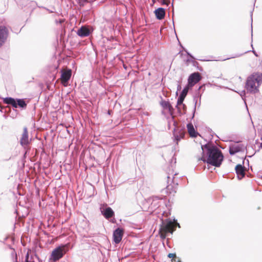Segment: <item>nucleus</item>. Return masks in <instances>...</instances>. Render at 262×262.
Listing matches in <instances>:
<instances>
[{
  "mask_svg": "<svg viewBox=\"0 0 262 262\" xmlns=\"http://www.w3.org/2000/svg\"><path fill=\"white\" fill-rule=\"evenodd\" d=\"M202 149V157L199 161H202L216 167H219L222 164L224 156L222 151L213 144H205L201 145Z\"/></svg>",
  "mask_w": 262,
  "mask_h": 262,
  "instance_id": "f257e3e1",
  "label": "nucleus"
},
{
  "mask_svg": "<svg viewBox=\"0 0 262 262\" xmlns=\"http://www.w3.org/2000/svg\"><path fill=\"white\" fill-rule=\"evenodd\" d=\"M262 83V74L253 73L249 76L246 80L245 88L250 93L255 94L258 92V87Z\"/></svg>",
  "mask_w": 262,
  "mask_h": 262,
  "instance_id": "f03ea898",
  "label": "nucleus"
},
{
  "mask_svg": "<svg viewBox=\"0 0 262 262\" xmlns=\"http://www.w3.org/2000/svg\"><path fill=\"white\" fill-rule=\"evenodd\" d=\"M175 230L173 222L170 219H167L162 220L161 227L159 229L160 236L162 239H165L167 236V234L170 233L172 234Z\"/></svg>",
  "mask_w": 262,
  "mask_h": 262,
  "instance_id": "7ed1b4c3",
  "label": "nucleus"
},
{
  "mask_svg": "<svg viewBox=\"0 0 262 262\" xmlns=\"http://www.w3.org/2000/svg\"><path fill=\"white\" fill-rule=\"evenodd\" d=\"M4 103L11 105L14 108H20L21 110H25L27 106V102L26 99L14 98L12 97L3 98Z\"/></svg>",
  "mask_w": 262,
  "mask_h": 262,
  "instance_id": "20e7f679",
  "label": "nucleus"
},
{
  "mask_svg": "<svg viewBox=\"0 0 262 262\" xmlns=\"http://www.w3.org/2000/svg\"><path fill=\"white\" fill-rule=\"evenodd\" d=\"M68 251V248L66 245H61L53 250L50 259L53 261H56L62 258Z\"/></svg>",
  "mask_w": 262,
  "mask_h": 262,
  "instance_id": "39448f33",
  "label": "nucleus"
},
{
  "mask_svg": "<svg viewBox=\"0 0 262 262\" xmlns=\"http://www.w3.org/2000/svg\"><path fill=\"white\" fill-rule=\"evenodd\" d=\"M174 128L173 129V135L174 137V141L176 142L178 145V142L181 139H183L185 137V128H179L176 126V122L174 121L173 123Z\"/></svg>",
  "mask_w": 262,
  "mask_h": 262,
  "instance_id": "423d86ee",
  "label": "nucleus"
},
{
  "mask_svg": "<svg viewBox=\"0 0 262 262\" xmlns=\"http://www.w3.org/2000/svg\"><path fill=\"white\" fill-rule=\"evenodd\" d=\"M100 210L101 214L107 220H109L112 217L115 216V212L106 204L101 206Z\"/></svg>",
  "mask_w": 262,
  "mask_h": 262,
  "instance_id": "0eeeda50",
  "label": "nucleus"
},
{
  "mask_svg": "<svg viewBox=\"0 0 262 262\" xmlns=\"http://www.w3.org/2000/svg\"><path fill=\"white\" fill-rule=\"evenodd\" d=\"M201 74L198 72L191 73L188 78L187 83L190 87H193L202 79Z\"/></svg>",
  "mask_w": 262,
  "mask_h": 262,
  "instance_id": "6e6552de",
  "label": "nucleus"
},
{
  "mask_svg": "<svg viewBox=\"0 0 262 262\" xmlns=\"http://www.w3.org/2000/svg\"><path fill=\"white\" fill-rule=\"evenodd\" d=\"M205 85H206V84H204L200 86L198 90L195 92L194 96H193V101H194L195 104H194V108H193V115H192V118H193L194 116V114H195V109H196V105L197 104L198 98H199V105H200V104H201V96H202V94L203 93V92L205 90Z\"/></svg>",
  "mask_w": 262,
  "mask_h": 262,
  "instance_id": "1a4fd4ad",
  "label": "nucleus"
},
{
  "mask_svg": "<svg viewBox=\"0 0 262 262\" xmlns=\"http://www.w3.org/2000/svg\"><path fill=\"white\" fill-rule=\"evenodd\" d=\"M124 229L122 228L118 227L113 231V242L118 244L120 243L124 234Z\"/></svg>",
  "mask_w": 262,
  "mask_h": 262,
  "instance_id": "9d476101",
  "label": "nucleus"
},
{
  "mask_svg": "<svg viewBox=\"0 0 262 262\" xmlns=\"http://www.w3.org/2000/svg\"><path fill=\"white\" fill-rule=\"evenodd\" d=\"M9 35L8 28L4 26H0V48L6 42Z\"/></svg>",
  "mask_w": 262,
  "mask_h": 262,
  "instance_id": "9b49d317",
  "label": "nucleus"
},
{
  "mask_svg": "<svg viewBox=\"0 0 262 262\" xmlns=\"http://www.w3.org/2000/svg\"><path fill=\"white\" fill-rule=\"evenodd\" d=\"M93 29L92 28L82 26L78 29L77 34L81 37H87L90 35Z\"/></svg>",
  "mask_w": 262,
  "mask_h": 262,
  "instance_id": "f8f14e48",
  "label": "nucleus"
},
{
  "mask_svg": "<svg viewBox=\"0 0 262 262\" xmlns=\"http://www.w3.org/2000/svg\"><path fill=\"white\" fill-rule=\"evenodd\" d=\"M244 148H245V146L242 144H231L229 146V152L230 155H234L235 154H236L237 152L242 151L244 150Z\"/></svg>",
  "mask_w": 262,
  "mask_h": 262,
  "instance_id": "ddd939ff",
  "label": "nucleus"
},
{
  "mask_svg": "<svg viewBox=\"0 0 262 262\" xmlns=\"http://www.w3.org/2000/svg\"><path fill=\"white\" fill-rule=\"evenodd\" d=\"M72 75V72L71 70H67L64 71H62L61 76H60V79L61 81V83L64 85H67V84L68 83V82L69 80L71 78Z\"/></svg>",
  "mask_w": 262,
  "mask_h": 262,
  "instance_id": "4468645a",
  "label": "nucleus"
},
{
  "mask_svg": "<svg viewBox=\"0 0 262 262\" xmlns=\"http://www.w3.org/2000/svg\"><path fill=\"white\" fill-rule=\"evenodd\" d=\"M243 164H243H238L235 167V172L238 180H242L245 176V167Z\"/></svg>",
  "mask_w": 262,
  "mask_h": 262,
  "instance_id": "2eb2a0df",
  "label": "nucleus"
},
{
  "mask_svg": "<svg viewBox=\"0 0 262 262\" xmlns=\"http://www.w3.org/2000/svg\"><path fill=\"white\" fill-rule=\"evenodd\" d=\"M29 136L28 129L27 127H24L23 129V133L20 139V143L22 146L28 145L29 144Z\"/></svg>",
  "mask_w": 262,
  "mask_h": 262,
  "instance_id": "dca6fc26",
  "label": "nucleus"
},
{
  "mask_svg": "<svg viewBox=\"0 0 262 262\" xmlns=\"http://www.w3.org/2000/svg\"><path fill=\"white\" fill-rule=\"evenodd\" d=\"M156 18L158 20L163 19L165 16V9L163 8H158L154 11Z\"/></svg>",
  "mask_w": 262,
  "mask_h": 262,
  "instance_id": "f3484780",
  "label": "nucleus"
},
{
  "mask_svg": "<svg viewBox=\"0 0 262 262\" xmlns=\"http://www.w3.org/2000/svg\"><path fill=\"white\" fill-rule=\"evenodd\" d=\"M160 104L161 106L163 108V109L168 110L170 114L172 115V112L174 111V108L169 101L162 100L160 101Z\"/></svg>",
  "mask_w": 262,
  "mask_h": 262,
  "instance_id": "a211bd4d",
  "label": "nucleus"
},
{
  "mask_svg": "<svg viewBox=\"0 0 262 262\" xmlns=\"http://www.w3.org/2000/svg\"><path fill=\"white\" fill-rule=\"evenodd\" d=\"M162 203H164L162 198H160L158 196H155L152 198V201L151 203V205L152 208L156 209L161 206Z\"/></svg>",
  "mask_w": 262,
  "mask_h": 262,
  "instance_id": "6ab92c4d",
  "label": "nucleus"
},
{
  "mask_svg": "<svg viewBox=\"0 0 262 262\" xmlns=\"http://www.w3.org/2000/svg\"><path fill=\"white\" fill-rule=\"evenodd\" d=\"M185 97H186V96H184V95L180 94L178 98L177 103L176 107L177 108L178 112L179 114H180V115H182V110H181V108L180 106H181V104L183 103V101H184Z\"/></svg>",
  "mask_w": 262,
  "mask_h": 262,
  "instance_id": "aec40b11",
  "label": "nucleus"
},
{
  "mask_svg": "<svg viewBox=\"0 0 262 262\" xmlns=\"http://www.w3.org/2000/svg\"><path fill=\"white\" fill-rule=\"evenodd\" d=\"M187 128L188 132L191 137H196L199 135V133L195 131L193 125L191 123H188L187 124Z\"/></svg>",
  "mask_w": 262,
  "mask_h": 262,
  "instance_id": "412c9836",
  "label": "nucleus"
},
{
  "mask_svg": "<svg viewBox=\"0 0 262 262\" xmlns=\"http://www.w3.org/2000/svg\"><path fill=\"white\" fill-rule=\"evenodd\" d=\"M192 87H190L189 85L187 83L183 88L182 92L180 93V94L184 95V96H186L187 95V93L188 92V91L190 89H191Z\"/></svg>",
  "mask_w": 262,
  "mask_h": 262,
  "instance_id": "4be33fe9",
  "label": "nucleus"
},
{
  "mask_svg": "<svg viewBox=\"0 0 262 262\" xmlns=\"http://www.w3.org/2000/svg\"><path fill=\"white\" fill-rule=\"evenodd\" d=\"M191 62L192 63L193 66L196 67L200 71H202V68H199L198 66L199 64L197 61H195V59H191Z\"/></svg>",
  "mask_w": 262,
  "mask_h": 262,
  "instance_id": "5701e85b",
  "label": "nucleus"
},
{
  "mask_svg": "<svg viewBox=\"0 0 262 262\" xmlns=\"http://www.w3.org/2000/svg\"><path fill=\"white\" fill-rule=\"evenodd\" d=\"M11 255L13 257L14 256H15V260L14 261V262H18L17 261V253L15 250V249H13L12 250V252H11Z\"/></svg>",
  "mask_w": 262,
  "mask_h": 262,
  "instance_id": "b1692460",
  "label": "nucleus"
},
{
  "mask_svg": "<svg viewBox=\"0 0 262 262\" xmlns=\"http://www.w3.org/2000/svg\"><path fill=\"white\" fill-rule=\"evenodd\" d=\"M250 51H245L244 53H242V54H236L235 55H234V56H233L232 57H229V58H227V59H230V58H236V57H240L242 55H243V54L249 52ZM226 60V59H225Z\"/></svg>",
  "mask_w": 262,
  "mask_h": 262,
  "instance_id": "393cba45",
  "label": "nucleus"
},
{
  "mask_svg": "<svg viewBox=\"0 0 262 262\" xmlns=\"http://www.w3.org/2000/svg\"><path fill=\"white\" fill-rule=\"evenodd\" d=\"M184 50L186 52L187 56L189 57H190V58L193 59H195L194 57L191 53H190L189 52H188L186 50H185V49H184Z\"/></svg>",
  "mask_w": 262,
  "mask_h": 262,
  "instance_id": "a878e982",
  "label": "nucleus"
},
{
  "mask_svg": "<svg viewBox=\"0 0 262 262\" xmlns=\"http://www.w3.org/2000/svg\"><path fill=\"white\" fill-rule=\"evenodd\" d=\"M168 257L169 258H174L176 257H177V255H176V254L175 253H169L167 255Z\"/></svg>",
  "mask_w": 262,
  "mask_h": 262,
  "instance_id": "bb28decb",
  "label": "nucleus"
},
{
  "mask_svg": "<svg viewBox=\"0 0 262 262\" xmlns=\"http://www.w3.org/2000/svg\"><path fill=\"white\" fill-rule=\"evenodd\" d=\"M181 105H182V109L183 110V113L182 112V115H183V114H184L186 113L187 107H186V105L185 104H184V103L181 104Z\"/></svg>",
  "mask_w": 262,
  "mask_h": 262,
  "instance_id": "cd10ccee",
  "label": "nucleus"
},
{
  "mask_svg": "<svg viewBox=\"0 0 262 262\" xmlns=\"http://www.w3.org/2000/svg\"><path fill=\"white\" fill-rule=\"evenodd\" d=\"M161 3H162V5H166L167 6H168L169 4H170V2L168 1H166V0H162L161 1Z\"/></svg>",
  "mask_w": 262,
  "mask_h": 262,
  "instance_id": "c85d7f7f",
  "label": "nucleus"
},
{
  "mask_svg": "<svg viewBox=\"0 0 262 262\" xmlns=\"http://www.w3.org/2000/svg\"><path fill=\"white\" fill-rule=\"evenodd\" d=\"M171 262H181L180 259L179 257H176L171 259Z\"/></svg>",
  "mask_w": 262,
  "mask_h": 262,
  "instance_id": "c756f323",
  "label": "nucleus"
},
{
  "mask_svg": "<svg viewBox=\"0 0 262 262\" xmlns=\"http://www.w3.org/2000/svg\"><path fill=\"white\" fill-rule=\"evenodd\" d=\"M239 94L241 96V97H242V99H243V100H244V99H245V98H244V97H245V95H246L245 91V90L242 91L241 92V93H239Z\"/></svg>",
  "mask_w": 262,
  "mask_h": 262,
  "instance_id": "7c9ffc66",
  "label": "nucleus"
},
{
  "mask_svg": "<svg viewBox=\"0 0 262 262\" xmlns=\"http://www.w3.org/2000/svg\"><path fill=\"white\" fill-rule=\"evenodd\" d=\"M108 221H110V222L112 223L115 224L116 223V220L115 218V216L112 217Z\"/></svg>",
  "mask_w": 262,
  "mask_h": 262,
  "instance_id": "2f4dec72",
  "label": "nucleus"
},
{
  "mask_svg": "<svg viewBox=\"0 0 262 262\" xmlns=\"http://www.w3.org/2000/svg\"><path fill=\"white\" fill-rule=\"evenodd\" d=\"M182 89V87H181V84L179 83L177 85V92H176V94L178 95V91H180Z\"/></svg>",
  "mask_w": 262,
  "mask_h": 262,
  "instance_id": "473e14b6",
  "label": "nucleus"
},
{
  "mask_svg": "<svg viewBox=\"0 0 262 262\" xmlns=\"http://www.w3.org/2000/svg\"><path fill=\"white\" fill-rule=\"evenodd\" d=\"M251 21H252V12H251ZM251 36H253V32H252V23H251Z\"/></svg>",
  "mask_w": 262,
  "mask_h": 262,
  "instance_id": "72a5a7b5",
  "label": "nucleus"
},
{
  "mask_svg": "<svg viewBox=\"0 0 262 262\" xmlns=\"http://www.w3.org/2000/svg\"><path fill=\"white\" fill-rule=\"evenodd\" d=\"M173 1V0H172V2ZM171 7H172V17H173L174 16V8H173V2L171 4Z\"/></svg>",
  "mask_w": 262,
  "mask_h": 262,
  "instance_id": "f704fd0d",
  "label": "nucleus"
},
{
  "mask_svg": "<svg viewBox=\"0 0 262 262\" xmlns=\"http://www.w3.org/2000/svg\"><path fill=\"white\" fill-rule=\"evenodd\" d=\"M4 107L0 104V112H3Z\"/></svg>",
  "mask_w": 262,
  "mask_h": 262,
  "instance_id": "c9c22d12",
  "label": "nucleus"
},
{
  "mask_svg": "<svg viewBox=\"0 0 262 262\" xmlns=\"http://www.w3.org/2000/svg\"><path fill=\"white\" fill-rule=\"evenodd\" d=\"M191 58H190V57H189V58L187 59V60L186 61V62L187 63L191 62Z\"/></svg>",
  "mask_w": 262,
  "mask_h": 262,
  "instance_id": "e433bc0d",
  "label": "nucleus"
},
{
  "mask_svg": "<svg viewBox=\"0 0 262 262\" xmlns=\"http://www.w3.org/2000/svg\"><path fill=\"white\" fill-rule=\"evenodd\" d=\"M253 53L256 56H258V55L257 54L256 52L254 50H252Z\"/></svg>",
  "mask_w": 262,
  "mask_h": 262,
  "instance_id": "4c0bfd02",
  "label": "nucleus"
},
{
  "mask_svg": "<svg viewBox=\"0 0 262 262\" xmlns=\"http://www.w3.org/2000/svg\"><path fill=\"white\" fill-rule=\"evenodd\" d=\"M8 247L10 249H11V250H13L14 249L12 247V246L11 245H8Z\"/></svg>",
  "mask_w": 262,
  "mask_h": 262,
  "instance_id": "58836bf2",
  "label": "nucleus"
},
{
  "mask_svg": "<svg viewBox=\"0 0 262 262\" xmlns=\"http://www.w3.org/2000/svg\"><path fill=\"white\" fill-rule=\"evenodd\" d=\"M28 253L26 255V261H27L28 260Z\"/></svg>",
  "mask_w": 262,
  "mask_h": 262,
  "instance_id": "ea45409f",
  "label": "nucleus"
},
{
  "mask_svg": "<svg viewBox=\"0 0 262 262\" xmlns=\"http://www.w3.org/2000/svg\"><path fill=\"white\" fill-rule=\"evenodd\" d=\"M200 60H201V61H208V60H205V59H199Z\"/></svg>",
  "mask_w": 262,
  "mask_h": 262,
  "instance_id": "a19ab883",
  "label": "nucleus"
},
{
  "mask_svg": "<svg viewBox=\"0 0 262 262\" xmlns=\"http://www.w3.org/2000/svg\"><path fill=\"white\" fill-rule=\"evenodd\" d=\"M177 224H178V227H179V228H180V224H179V223H177Z\"/></svg>",
  "mask_w": 262,
  "mask_h": 262,
  "instance_id": "79ce46f5",
  "label": "nucleus"
},
{
  "mask_svg": "<svg viewBox=\"0 0 262 262\" xmlns=\"http://www.w3.org/2000/svg\"><path fill=\"white\" fill-rule=\"evenodd\" d=\"M167 179H170V176L169 175L167 176Z\"/></svg>",
  "mask_w": 262,
  "mask_h": 262,
  "instance_id": "37998d69",
  "label": "nucleus"
},
{
  "mask_svg": "<svg viewBox=\"0 0 262 262\" xmlns=\"http://www.w3.org/2000/svg\"><path fill=\"white\" fill-rule=\"evenodd\" d=\"M172 23H173V25H174V20H173V19H172Z\"/></svg>",
  "mask_w": 262,
  "mask_h": 262,
  "instance_id": "c03bdc74",
  "label": "nucleus"
},
{
  "mask_svg": "<svg viewBox=\"0 0 262 262\" xmlns=\"http://www.w3.org/2000/svg\"><path fill=\"white\" fill-rule=\"evenodd\" d=\"M108 114L109 115H110V111H108Z\"/></svg>",
  "mask_w": 262,
  "mask_h": 262,
  "instance_id": "a18cd8bd",
  "label": "nucleus"
}]
</instances>
